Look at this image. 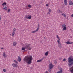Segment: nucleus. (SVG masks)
<instances>
[{"mask_svg":"<svg viewBox=\"0 0 73 73\" xmlns=\"http://www.w3.org/2000/svg\"><path fill=\"white\" fill-rule=\"evenodd\" d=\"M23 60L25 62H26L28 64H31L32 63L33 58L32 56L29 55L25 56Z\"/></svg>","mask_w":73,"mask_h":73,"instance_id":"obj_1","label":"nucleus"},{"mask_svg":"<svg viewBox=\"0 0 73 73\" xmlns=\"http://www.w3.org/2000/svg\"><path fill=\"white\" fill-rule=\"evenodd\" d=\"M30 44H28L25 45V47L26 49H29V50H31V48L29 46Z\"/></svg>","mask_w":73,"mask_h":73,"instance_id":"obj_2","label":"nucleus"},{"mask_svg":"<svg viewBox=\"0 0 73 73\" xmlns=\"http://www.w3.org/2000/svg\"><path fill=\"white\" fill-rule=\"evenodd\" d=\"M40 28V24H38V28L35 31H33L32 32V33H35L36 32H37V31H38L39 30V28Z\"/></svg>","mask_w":73,"mask_h":73,"instance_id":"obj_3","label":"nucleus"},{"mask_svg":"<svg viewBox=\"0 0 73 73\" xmlns=\"http://www.w3.org/2000/svg\"><path fill=\"white\" fill-rule=\"evenodd\" d=\"M16 29L15 28H14L13 32H12V36H14V35H15V32H16Z\"/></svg>","mask_w":73,"mask_h":73,"instance_id":"obj_4","label":"nucleus"},{"mask_svg":"<svg viewBox=\"0 0 73 73\" xmlns=\"http://www.w3.org/2000/svg\"><path fill=\"white\" fill-rule=\"evenodd\" d=\"M69 62L68 63V65L70 67H71L72 66H73V62Z\"/></svg>","mask_w":73,"mask_h":73,"instance_id":"obj_5","label":"nucleus"},{"mask_svg":"<svg viewBox=\"0 0 73 73\" xmlns=\"http://www.w3.org/2000/svg\"><path fill=\"white\" fill-rule=\"evenodd\" d=\"M68 62H73V58H71V57H69L68 58Z\"/></svg>","mask_w":73,"mask_h":73,"instance_id":"obj_6","label":"nucleus"},{"mask_svg":"<svg viewBox=\"0 0 73 73\" xmlns=\"http://www.w3.org/2000/svg\"><path fill=\"white\" fill-rule=\"evenodd\" d=\"M49 67L50 68V69H52L53 67V64H50Z\"/></svg>","mask_w":73,"mask_h":73,"instance_id":"obj_7","label":"nucleus"},{"mask_svg":"<svg viewBox=\"0 0 73 73\" xmlns=\"http://www.w3.org/2000/svg\"><path fill=\"white\" fill-rule=\"evenodd\" d=\"M70 71L71 73H73V66L70 68Z\"/></svg>","mask_w":73,"mask_h":73,"instance_id":"obj_8","label":"nucleus"},{"mask_svg":"<svg viewBox=\"0 0 73 73\" xmlns=\"http://www.w3.org/2000/svg\"><path fill=\"white\" fill-rule=\"evenodd\" d=\"M12 66H13V67H14V68H16L17 65L16 64H15V63H13L12 64Z\"/></svg>","mask_w":73,"mask_h":73,"instance_id":"obj_9","label":"nucleus"},{"mask_svg":"<svg viewBox=\"0 0 73 73\" xmlns=\"http://www.w3.org/2000/svg\"><path fill=\"white\" fill-rule=\"evenodd\" d=\"M17 60L18 61H19V62H20V61H21V58L20 57V56H18V58Z\"/></svg>","mask_w":73,"mask_h":73,"instance_id":"obj_10","label":"nucleus"},{"mask_svg":"<svg viewBox=\"0 0 73 73\" xmlns=\"http://www.w3.org/2000/svg\"><path fill=\"white\" fill-rule=\"evenodd\" d=\"M3 56L4 58L7 57V55L5 54V52H4L3 54Z\"/></svg>","mask_w":73,"mask_h":73,"instance_id":"obj_11","label":"nucleus"},{"mask_svg":"<svg viewBox=\"0 0 73 73\" xmlns=\"http://www.w3.org/2000/svg\"><path fill=\"white\" fill-rule=\"evenodd\" d=\"M66 43V44L68 45H69V44H73V42H70L68 41Z\"/></svg>","mask_w":73,"mask_h":73,"instance_id":"obj_12","label":"nucleus"},{"mask_svg":"<svg viewBox=\"0 0 73 73\" xmlns=\"http://www.w3.org/2000/svg\"><path fill=\"white\" fill-rule=\"evenodd\" d=\"M69 5H73V2H72L71 1H69Z\"/></svg>","mask_w":73,"mask_h":73,"instance_id":"obj_13","label":"nucleus"},{"mask_svg":"<svg viewBox=\"0 0 73 73\" xmlns=\"http://www.w3.org/2000/svg\"><path fill=\"white\" fill-rule=\"evenodd\" d=\"M64 1L65 5H67V0H64Z\"/></svg>","mask_w":73,"mask_h":73,"instance_id":"obj_14","label":"nucleus"},{"mask_svg":"<svg viewBox=\"0 0 73 73\" xmlns=\"http://www.w3.org/2000/svg\"><path fill=\"white\" fill-rule=\"evenodd\" d=\"M42 60H43V59H41L40 60H38L37 62H41V61H42Z\"/></svg>","mask_w":73,"mask_h":73,"instance_id":"obj_15","label":"nucleus"},{"mask_svg":"<svg viewBox=\"0 0 73 73\" xmlns=\"http://www.w3.org/2000/svg\"><path fill=\"white\" fill-rule=\"evenodd\" d=\"M56 73H62V70L61 69L60 71H58Z\"/></svg>","mask_w":73,"mask_h":73,"instance_id":"obj_16","label":"nucleus"},{"mask_svg":"<svg viewBox=\"0 0 73 73\" xmlns=\"http://www.w3.org/2000/svg\"><path fill=\"white\" fill-rule=\"evenodd\" d=\"M49 53V51H47L45 53V56H48V53Z\"/></svg>","mask_w":73,"mask_h":73,"instance_id":"obj_17","label":"nucleus"},{"mask_svg":"<svg viewBox=\"0 0 73 73\" xmlns=\"http://www.w3.org/2000/svg\"><path fill=\"white\" fill-rule=\"evenodd\" d=\"M3 8L4 9L6 10V11H7V7L6 6H5L4 7V6H3Z\"/></svg>","mask_w":73,"mask_h":73,"instance_id":"obj_18","label":"nucleus"},{"mask_svg":"<svg viewBox=\"0 0 73 73\" xmlns=\"http://www.w3.org/2000/svg\"><path fill=\"white\" fill-rule=\"evenodd\" d=\"M28 16H29V15L27 16V15H26L25 17V19H28Z\"/></svg>","mask_w":73,"mask_h":73,"instance_id":"obj_19","label":"nucleus"},{"mask_svg":"<svg viewBox=\"0 0 73 73\" xmlns=\"http://www.w3.org/2000/svg\"><path fill=\"white\" fill-rule=\"evenodd\" d=\"M63 31H66V27H63Z\"/></svg>","mask_w":73,"mask_h":73,"instance_id":"obj_20","label":"nucleus"},{"mask_svg":"<svg viewBox=\"0 0 73 73\" xmlns=\"http://www.w3.org/2000/svg\"><path fill=\"white\" fill-rule=\"evenodd\" d=\"M17 44V43H16V42H13V46H16V45Z\"/></svg>","mask_w":73,"mask_h":73,"instance_id":"obj_21","label":"nucleus"},{"mask_svg":"<svg viewBox=\"0 0 73 73\" xmlns=\"http://www.w3.org/2000/svg\"><path fill=\"white\" fill-rule=\"evenodd\" d=\"M28 19H31V18H32V17L31 16H28Z\"/></svg>","mask_w":73,"mask_h":73,"instance_id":"obj_22","label":"nucleus"},{"mask_svg":"<svg viewBox=\"0 0 73 73\" xmlns=\"http://www.w3.org/2000/svg\"><path fill=\"white\" fill-rule=\"evenodd\" d=\"M28 7L29 8H32V6L30 5H28Z\"/></svg>","mask_w":73,"mask_h":73,"instance_id":"obj_23","label":"nucleus"},{"mask_svg":"<svg viewBox=\"0 0 73 73\" xmlns=\"http://www.w3.org/2000/svg\"><path fill=\"white\" fill-rule=\"evenodd\" d=\"M6 4L7 3H6V2H5L3 4H2V5H6Z\"/></svg>","mask_w":73,"mask_h":73,"instance_id":"obj_24","label":"nucleus"},{"mask_svg":"<svg viewBox=\"0 0 73 73\" xmlns=\"http://www.w3.org/2000/svg\"><path fill=\"white\" fill-rule=\"evenodd\" d=\"M66 25L65 24H64L62 26V28H63L64 27H66Z\"/></svg>","mask_w":73,"mask_h":73,"instance_id":"obj_25","label":"nucleus"},{"mask_svg":"<svg viewBox=\"0 0 73 73\" xmlns=\"http://www.w3.org/2000/svg\"><path fill=\"white\" fill-rule=\"evenodd\" d=\"M25 49H26L25 47V48L24 47H23L22 48V50H25Z\"/></svg>","mask_w":73,"mask_h":73,"instance_id":"obj_26","label":"nucleus"},{"mask_svg":"<svg viewBox=\"0 0 73 73\" xmlns=\"http://www.w3.org/2000/svg\"><path fill=\"white\" fill-rule=\"evenodd\" d=\"M54 62L55 64H57V61H56V60H54Z\"/></svg>","mask_w":73,"mask_h":73,"instance_id":"obj_27","label":"nucleus"},{"mask_svg":"<svg viewBox=\"0 0 73 73\" xmlns=\"http://www.w3.org/2000/svg\"><path fill=\"white\" fill-rule=\"evenodd\" d=\"M58 42H60V38H58V40H57Z\"/></svg>","mask_w":73,"mask_h":73,"instance_id":"obj_28","label":"nucleus"},{"mask_svg":"<svg viewBox=\"0 0 73 73\" xmlns=\"http://www.w3.org/2000/svg\"><path fill=\"white\" fill-rule=\"evenodd\" d=\"M62 15H63V16H64V17H66V15H65V14L64 13H63V14H62Z\"/></svg>","mask_w":73,"mask_h":73,"instance_id":"obj_29","label":"nucleus"},{"mask_svg":"<svg viewBox=\"0 0 73 73\" xmlns=\"http://www.w3.org/2000/svg\"><path fill=\"white\" fill-rule=\"evenodd\" d=\"M14 62H15V63H16V64H18V62H17V61H16V60H14Z\"/></svg>","mask_w":73,"mask_h":73,"instance_id":"obj_30","label":"nucleus"},{"mask_svg":"<svg viewBox=\"0 0 73 73\" xmlns=\"http://www.w3.org/2000/svg\"><path fill=\"white\" fill-rule=\"evenodd\" d=\"M3 71L4 72H7V70L5 69H3Z\"/></svg>","mask_w":73,"mask_h":73,"instance_id":"obj_31","label":"nucleus"},{"mask_svg":"<svg viewBox=\"0 0 73 73\" xmlns=\"http://www.w3.org/2000/svg\"><path fill=\"white\" fill-rule=\"evenodd\" d=\"M61 45H58V46L59 48H61L62 47L61 46Z\"/></svg>","mask_w":73,"mask_h":73,"instance_id":"obj_32","label":"nucleus"},{"mask_svg":"<svg viewBox=\"0 0 73 73\" xmlns=\"http://www.w3.org/2000/svg\"><path fill=\"white\" fill-rule=\"evenodd\" d=\"M62 13V11L59 10V13Z\"/></svg>","mask_w":73,"mask_h":73,"instance_id":"obj_33","label":"nucleus"},{"mask_svg":"<svg viewBox=\"0 0 73 73\" xmlns=\"http://www.w3.org/2000/svg\"><path fill=\"white\" fill-rule=\"evenodd\" d=\"M10 9H8V11H7V12H10Z\"/></svg>","mask_w":73,"mask_h":73,"instance_id":"obj_34","label":"nucleus"},{"mask_svg":"<svg viewBox=\"0 0 73 73\" xmlns=\"http://www.w3.org/2000/svg\"><path fill=\"white\" fill-rule=\"evenodd\" d=\"M58 45H61V43L60 42H58Z\"/></svg>","mask_w":73,"mask_h":73,"instance_id":"obj_35","label":"nucleus"},{"mask_svg":"<svg viewBox=\"0 0 73 73\" xmlns=\"http://www.w3.org/2000/svg\"><path fill=\"white\" fill-rule=\"evenodd\" d=\"M51 11H52V10H51V9H49V12H50H50H51Z\"/></svg>","mask_w":73,"mask_h":73,"instance_id":"obj_36","label":"nucleus"},{"mask_svg":"<svg viewBox=\"0 0 73 73\" xmlns=\"http://www.w3.org/2000/svg\"><path fill=\"white\" fill-rule=\"evenodd\" d=\"M57 38H59V37H58V35H57Z\"/></svg>","mask_w":73,"mask_h":73,"instance_id":"obj_37","label":"nucleus"},{"mask_svg":"<svg viewBox=\"0 0 73 73\" xmlns=\"http://www.w3.org/2000/svg\"><path fill=\"white\" fill-rule=\"evenodd\" d=\"M66 61V59L65 58H64L63 59V61Z\"/></svg>","mask_w":73,"mask_h":73,"instance_id":"obj_38","label":"nucleus"},{"mask_svg":"<svg viewBox=\"0 0 73 73\" xmlns=\"http://www.w3.org/2000/svg\"><path fill=\"white\" fill-rule=\"evenodd\" d=\"M49 6V5L48 4H46V6L47 7H48V6Z\"/></svg>","mask_w":73,"mask_h":73,"instance_id":"obj_39","label":"nucleus"},{"mask_svg":"<svg viewBox=\"0 0 73 73\" xmlns=\"http://www.w3.org/2000/svg\"><path fill=\"white\" fill-rule=\"evenodd\" d=\"M48 71L49 72H51V70H50V69L48 70Z\"/></svg>","mask_w":73,"mask_h":73,"instance_id":"obj_40","label":"nucleus"},{"mask_svg":"<svg viewBox=\"0 0 73 73\" xmlns=\"http://www.w3.org/2000/svg\"><path fill=\"white\" fill-rule=\"evenodd\" d=\"M45 73H48V71H46L45 72Z\"/></svg>","mask_w":73,"mask_h":73,"instance_id":"obj_41","label":"nucleus"},{"mask_svg":"<svg viewBox=\"0 0 73 73\" xmlns=\"http://www.w3.org/2000/svg\"><path fill=\"white\" fill-rule=\"evenodd\" d=\"M50 12H49L47 13V14H50Z\"/></svg>","mask_w":73,"mask_h":73,"instance_id":"obj_42","label":"nucleus"},{"mask_svg":"<svg viewBox=\"0 0 73 73\" xmlns=\"http://www.w3.org/2000/svg\"><path fill=\"white\" fill-rule=\"evenodd\" d=\"M1 20V16L0 15V21Z\"/></svg>","mask_w":73,"mask_h":73,"instance_id":"obj_43","label":"nucleus"},{"mask_svg":"<svg viewBox=\"0 0 73 73\" xmlns=\"http://www.w3.org/2000/svg\"><path fill=\"white\" fill-rule=\"evenodd\" d=\"M71 17H73V14L71 15Z\"/></svg>","mask_w":73,"mask_h":73,"instance_id":"obj_44","label":"nucleus"},{"mask_svg":"<svg viewBox=\"0 0 73 73\" xmlns=\"http://www.w3.org/2000/svg\"><path fill=\"white\" fill-rule=\"evenodd\" d=\"M60 60H62L61 58H60Z\"/></svg>","mask_w":73,"mask_h":73,"instance_id":"obj_45","label":"nucleus"},{"mask_svg":"<svg viewBox=\"0 0 73 73\" xmlns=\"http://www.w3.org/2000/svg\"><path fill=\"white\" fill-rule=\"evenodd\" d=\"M1 49H3L4 48H1Z\"/></svg>","mask_w":73,"mask_h":73,"instance_id":"obj_46","label":"nucleus"},{"mask_svg":"<svg viewBox=\"0 0 73 73\" xmlns=\"http://www.w3.org/2000/svg\"><path fill=\"white\" fill-rule=\"evenodd\" d=\"M44 39H45V38H45V37H44Z\"/></svg>","mask_w":73,"mask_h":73,"instance_id":"obj_47","label":"nucleus"},{"mask_svg":"<svg viewBox=\"0 0 73 73\" xmlns=\"http://www.w3.org/2000/svg\"><path fill=\"white\" fill-rule=\"evenodd\" d=\"M45 58L44 57L43 58V59H44Z\"/></svg>","mask_w":73,"mask_h":73,"instance_id":"obj_48","label":"nucleus"},{"mask_svg":"<svg viewBox=\"0 0 73 73\" xmlns=\"http://www.w3.org/2000/svg\"><path fill=\"white\" fill-rule=\"evenodd\" d=\"M31 69H32V67H31Z\"/></svg>","mask_w":73,"mask_h":73,"instance_id":"obj_49","label":"nucleus"},{"mask_svg":"<svg viewBox=\"0 0 73 73\" xmlns=\"http://www.w3.org/2000/svg\"><path fill=\"white\" fill-rule=\"evenodd\" d=\"M40 42H42L41 41Z\"/></svg>","mask_w":73,"mask_h":73,"instance_id":"obj_50","label":"nucleus"},{"mask_svg":"<svg viewBox=\"0 0 73 73\" xmlns=\"http://www.w3.org/2000/svg\"><path fill=\"white\" fill-rule=\"evenodd\" d=\"M12 73H13V72H12Z\"/></svg>","mask_w":73,"mask_h":73,"instance_id":"obj_51","label":"nucleus"}]
</instances>
